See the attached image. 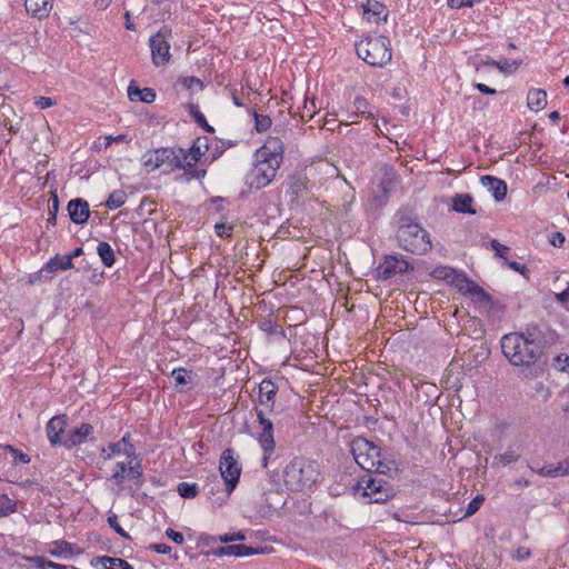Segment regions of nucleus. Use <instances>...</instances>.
Listing matches in <instances>:
<instances>
[{
	"label": "nucleus",
	"mask_w": 569,
	"mask_h": 569,
	"mask_svg": "<svg viewBox=\"0 0 569 569\" xmlns=\"http://www.w3.org/2000/svg\"><path fill=\"white\" fill-rule=\"evenodd\" d=\"M530 556L531 551L526 547H518L512 555V557L519 561L527 560Z\"/></svg>",
	"instance_id": "603ef678"
},
{
	"label": "nucleus",
	"mask_w": 569,
	"mask_h": 569,
	"mask_svg": "<svg viewBox=\"0 0 569 569\" xmlns=\"http://www.w3.org/2000/svg\"><path fill=\"white\" fill-rule=\"evenodd\" d=\"M172 377L177 385H187L190 378L189 372L183 368L174 369Z\"/></svg>",
	"instance_id": "a18cd8bd"
},
{
	"label": "nucleus",
	"mask_w": 569,
	"mask_h": 569,
	"mask_svg": "<svg viewBox=\"0 0 569 569\" xmlns=\"http://www.w3.org/2000/svg\"><path fill=\"white\" fill-rule=\"evenodd\" d=\"M26 10L33 17L43 19L49 16L52 9L51 0H26Z\"/></svg>",
	"instance_id": "aec40b11"
},
{
	"label": "nucleus",
	"mask_w": 569,
	"mask_h": 569,
	"mask_svg": "<svg viewBox=\"0 0 569 569\" xmlns=\"http://www.w3.org/2000/svg\"><path fill=\"white\" fill-rule=\"evenodd\" d=\"M93 426L90 423H82L72 430L64 439L63 446L68 449L80 446L86 442L93 435Z\"/></svg>",
	"instance_id": "4468645a"
},
{
	"label": "nucleus",
	"mask_w": 569,
	"mask_h": 569,
	"mask_svg": "<svg viewBox=\"0 0 569 569\" xmlns=\"http://www.w3.org/2000/svg\"><path fill=\"white\" fill-rule=\"evenodd\" d=\"M452 284H455L461 293L468 296H470L473 289L477 287L476 282L467 279L462 273L456 276V279L453 280Z\"/></svg>",
	"instance_id": "473e14b6"
},
{
	"label": "nucleus",
	"mask_w": 569,
	"mask_h": 569,
	"mask_svg": "<svg viewBox=\"0 0 569 569\" xmlns=\"http://www.w3.org/2000/svg\"><path fill=\"white\" fill-rule=\"evenodd\" d=\"M492 250H495L496 252V256H498L499 258L506 260V253L509 251V248L505 244H501L499 241L497 240H492L491 243H490Z\"/></svg>",
	"instance_id": "09e8293b"
},
{
	"label": "nucleus",
	"mask_w": 569,
	"mask_h": 569,
	"mask_svg": "<svg viewBox=\"0 0 569 569\" xmlns=\"http://www.w3.org/2000/svg\"><path fill=\"white\" fill-rule=\"evenodd\" d=\"M505 262H506V263H507V264H508L512 270H515V271H519V272H521V271L525 269V267H523V266H521V264H520L519 262H517V261H508V260L506 259V260H505Z\"/></svg>",
	"instance_id": "0e129e2a"
},
{
	"label": "nucleus",
	"mask_w": 569,
	"mask_h": 569,
	"mask_svg": "<svg viewBox=\"0 0 569 569\" xmlns=\"http://www.w3.org/2000/svg\"><path fill=\"white\" fill-rule=\"evenodd\" d=\"M68 425V418L66 415H60L51 418L47 423V436L51 445H63L61 435Z\"/></svg>",
	"instance_id": "ddd939ff"
},
{
	"label": "nucleus",
	"mask_w": 569,
	"mask_h": 569,
	"mask_svg": "<svg viewBox=\"0 0 569 569\" xmlns=\"http://www.w3.org/2000/svg\"><path fill=\"white\" fill-rule=\"evenodd\" d=\"M110 452L107 453L106 458L111 459L114 456L123 453L127 458H131L134 455V448L128 442L127 437H123L120 441L110 443L108 446Z\"/></svg>",
	"instance_id": "5701e85b"
},
{
	"label": "nucleus",
	"mask_w": 569,
	"mask_h": 569,
	"mask_svg": "<svg viewBox=\"0 0 569 569\" xmlns=\"http://www.w3.org/2000/svg\"><path fill=\"white\" fill-rule=\"evenodd\" d=\"M280 166V163L269 159H258L252 170V184H254L256 188L268 186L276 177Z\"/></svg>",
	"instance_id": "1a4fd4ad"
},
{
	"label": "nucleus",
	"mask_w": 569,
	"mask_h": 569,
	"mask_svg": "<svg viewBox=\"0 0 569 569\" xmlns=\"http://www.w3.org/2000/svg\"><path fill=\"white\" fill-rule=\"evenodd\" d=\"M109 526L121 537L128 538V533L122 529V527L118 522V517L116 515L109 516L107 519Z\"/></svg>",
	"instance_id": "de8ad7c7"
},
{
	"label": "nucleus",
	"mask_w": 569,
	"mask_h": 569,
	"mask_svg": "<svg viewBox=\"0 0 569 569\" xmlns=\"http://www.w3.org/2000/svg\"><path fill=\"white\" fill-rule=\"evenodd\" d=\"M472 301L478 305V307L485 311H489L492 308V300L490 296L477 284L473 291L470 295Z\"/></svg>",
	"instance_id": "bb28decb"
},
{
	"label": "nucleus",
	"mask_w": 569,
	"mask_h": 569,
	"mask_svg": "<svg viewBox=\"0 0 569 569\" xmlns=\"http://www.w3.org/2000/svg\"><path fill=\"white\" fill-rule=\"evenodd\" d=\"M151 549L157 551L158 553H163V555H167V553H170L171 552V547L166 545V543H156V545H152L151 546Z\"/></svg>",
	"instance_id": "052dcab7"
},
{
	"label": "nucleus",
	"mask_w": 569,
	"mask_h": 569,
	"mask_svg": "<svg viewBox=\"0 0 569 569\" xmlns=\"http://www.w3.org/2000/svg\"><path fill=\"white\" fill-rule=\"evenodd\" d=\"M68 212H69L70 219L74 223L82 224V223L87 222V220L89 218V214H90L89 204L86 200H83L81 198L73 199L68 203Z\"/></svg>",
	"instance_id": "dca6fc26"
},
{
	"label": "nucleus",
	"mask_w": 569,
	"mask_h": 569,
	"mask_svg": "<svg viewBox=\"0 0 569 569\" xmlns=\"http://www.w3.org/2000/svg\"><path fill=\"white\" fill-rule=\"evenodd\" d=\"M362 9L363 17L369 22L379 23L380 21H386L387 19V8L377 0H367V2L362 4Z\"/></svg>",
	"instance_id": "f3484780"
},
{
	"label": "nucleus",
	"mask_w": 569,
	"mask_h": 569,
	"mask_svg": "<svg viewBox=\"0 0 569 569\" xmlns=\"http://www.w3.org/2000/svg\"><path fill=\"white\" fill-rule=\"evenodd\" d=\"M432 274L435 278L447 280L452 283L456 276H459V272L450 267H438L433 270Z\"/></svg>",
	"instance_id": "c9c22d12"
},
{
	"label": "nucleus",
	"mask_w": 569,
	"mask_h": 569,
	"mask_svg": "<svg viewBox=\"0 0 569 569\" xmlns=\"http://www.w3.org/2000/svg\"><path fill=\"white\" fill-rule=\"evenodd\" d=\"M214 229H216V233L220 238H229L232 236L233 226L227 224L224 222H220L214 226Z\"/></svg>",
	"instance_id": "49530a36"
},
{
	"label": "nucleus",
	"mask_w": 569,
	"mask_h": 569,
	"mask_svg": "<svg viewBox=\"0 0 569 569\" xmlns=\"http://www.w3.org/2000/svg\"><path fill=\"white\" fill-rule=\"evenodd\" d=\"M128 471H127V477H129L130 479H139L141 476H142V469H141V466L140 463H134L132 465V457L131 458H128Z\"/></svg>",
	"instance_id": "37998d69"
},
{
	"label": "nucleus",
	"mask_w": 569,
	"mask_h": 569,
	"mask_svg": "<svg viewBox=\"0 0 569 569\" xmlns=\"http://www.w3.org/2000/svg\"><path fill=\"white\" fill-rule=\"evenodd\" d=\"M172 30L168 26H162L158 32L150 37L149 47L151 51V60L156 67H161L170 61V43Z\"/></svg>",
	"instance_id": "0eeeda50"
},
{
	"label": "nucleus",
	"mask_w": 569,
	"mask_h": 569,
	"mask_svg": "<svg viewBox=\"0 0 569 569\" xmlns=\"http://www.w3.org/2000/svg\"><path fill=\"white\" fill-rule=\"evenodd\" d=\"M178 492L182 498H194L198 493L196 483L181 482L178 485Z\"/></svg>",
	"instance_id": "58836bf2"
},
{
	"label": "nucleus",
	"mask_w": 569,
	"mask_h": 569,
	"mask_svg": "<svg viewBox=\"0 0 569 569\" xmlns=\"http://www.w3.org/2000/svg\"><path fill=\"white\" fill-rule=\"evenodd\" d=\"M100 563L104 569H133V567L126 560L121 558L113 557H101L99 559Z\"/></svg>",
	"instance_id": "7c9ffc66"
},
{
	"label": "nucleus",
	"mask_w": 569,
	"mask_h": 569,
	"mask_svg": "<svg viewBox=\"0 0 569 569\" xmlns=\"http://www.w3.org/2000/svg\"><path fill=\"white\" fill-rule=\"evenodd\" d=\"M486 64L490 66V67H496L501 72L512 73L519 68V66L521 64V61L520 60H511V59H507V58H502L499 61L490 59V60L486 61Z\"/></svg>",
	"instance_id": "c85d7f7f"
},
{
	"label": "nucleus",
	"mask_w": 569,
	"mask_h": 569,
	"mask_svg": "<svg viewBox=\"0 0 569 569\" xmlns=\"http://www.w3.org/2000/svg\"><path fill=\"white\" fill-rule=\"evenodd\" d=\"M359 58L373 67H382L390 62V42L382 36H367L356 44Z\"/></svg>",
	"instance_id": "20e7f679"
},
{
	"label": "nucleus",
	"mask_w": 569,
	"mask_h": 569,
	"mask_svg": "<svg viewBox=\"0 0 569 569\" xmlns=\"http://www.w3.org/2000/svg\"><path fill=\"white\" fill-rule=\"evenodd\" d=\"M126 199L127 194L124 191L116 190L109 196L107 200V206L109 209H117L126 202Z\"/></svg>",
	"instance_id": "e433bc0d"
},
{
	"label": "nucleus",
	"mask_w": 569,
	"mask_h": 569,
	"mask_svg": "<svg viewBox=\"0 0 569 569\" xmlns=\"http://www.w3.org/2000/svg\"><path fill=\"white\" fill-rule=\"evenodd\" d=\"M128 463L126 461L118 462L116 470L113 471L112 479L116 481L118 487L117 492L119 493L123 489V479L127 476Z\"/></svg>",
	"instance_id": "72a5a7b5"
},
{
	"label": "nucleus",
	"mask_w": 569,
	"mask_h": 569,
	"mask_svg": "<svg viewBox=\"0 0 569 569\" xmlns=\"http://www.w3.org/2000/svg\"><path fill=\"white\" fill-rule=\"evenodd\" d=\"M277 393V387L271 380H262L259 385V401L260 405L271 407L273 398Z\"/></svg>",
	"instance_id": "4be33fe9"
},
{
	"label": "nucleus",
	"mask_w": 569,
	"mask_h": 569,
	"mask_svg": "<svg viewBox=\"0 0 569 569\" xmlns=\"http://www.w3.org/2000/svg\"><path fill=\"white\" fill-rule=\"evenodd\" d=\"M549 241H550L551 246H553L556 248H559L565 242V236L561 232H555V233L551 234Z\"/></svg>",
	"instance_id": "5fc2aeb1"
},
{
	"label": "nucleus",
	"mask_w": 569,
	"mask_h": 569,
	"mask_svg": "<svg viewBox=\"0 0 569 569\" xmlns=\"http://www.w3.org/2000/svg\"><path fill=\"white\" fill-rule=\"evenodd\" d=\"M219 540L223 543H228V542H233L234 541V538H233V533L229 535V533H226V535H222L219 537Z\"/></svg>",
	"instance_id": "338daca9"
},
{
	"label": "nucleus",
	"mask_w": 569,
	"mask_h": 569,
	"mask_svg": "<svg viewBox=\"0 0 569 569\" xmlns=\"http://www.w3.org/2000/svg\"><path fill=\"white\" fill-rule=\"evenodd\" d=\"M527 104L531 111L538 112L547 106V92L542 89H531L527 96Z\"/></svg>",
	"instance_id": "412c9836"
},
{
	"label": "nucleus",
	"mask_w": 569,
	"mask_h": 569,
	"mask_svg": "<svg viewBox=\"0 0 569 569\" xmlns=\"http://www.w3.org/2000/svg\"><path fill=\"white\" fill-rule=\"evenodd\" d=\"M476 88H477L480 92L486 93V94H495V93H496V90H495V89H492V88H490V87H488V86H486V84H483V83H477V84H476Z\"/></svg>",
	"instance_id": "680f3d73"
},
{
	"label": "nucleus",
	"mask_w": 569,
	"mask_h": 569,
	"mask_svg": "<svg viewBox=\"0 0 569 569\" xmlns=\"http://www.w3.org/2000/svg\"><path fill=\"white\" fill-rule=\"evenodd\" d=\"M519 458L520 453L516 449L509 448L505 453L493 457V465L508 466L518 461Z\"/></svg>",
	"instance_id": "2f4dec72"
},
{
	"label": "nucleus",
	"mask_w": 569,
	"mask_h": 569,
	"mask_svg": "<svg viewBox=\"0 0 569 569\" xmlns=\"http://www.w3.org/2000/svg\"><path fill=\"white\" fill-rule=\"evenodd\" d=\"M128 97L131 101H142L151 103L156 99V93L150 88L139 89L137 87L129 86Z\"/></svg>",
	"instance_id": "a878e982"
},
{
	"label": "nucleus",
	"mask_w": 569,
	"mask_h": 569,
	"mask_svg": "<svg viewBox=\"0 0 569 569\" xmlns=\"http://www.w3.org/2000/svg\"><path fill=\"white\" fill-rule=\"evenodd\" d=\"M208 150V146L206 141H202L200 138L197 139L193 144L188 150L189 153L192 156L194 154L198 161L201 159L202 156H204V152Z\"/></svg>",
	"instance_id": "ea45409f"
},
{
	"label": "nucleus",
	"mask_w": 569,
	"mask_h": 569,
	"mask_svg": "<svg viewBox=\"0 0 569 569\" xmlns=\"http://www.w3.org/2000/svg\"><path fill=\"white\" fill-rule=\"evenodd\" d=\"M353 106H355V110H356L357 114H361V116H365L368 119L376 120L375 114L367 110L368 102H367V100L365 98L357 97L355 102H353Z\"/></svg>",
	"instance_id": "4c0bfd02"
},
{
	"label": "nucleus",
	"mask_w": 569,
	"mask_h": 569,
	"mask_svg": "<svg viewBox=\"0 0 569 569\" xmlns=\"http://www.w3.org/2000/svg\"><path fill=\"white\" fill-rule=\"evenodd\" d=\"M475 0H448L451 8L472 7Z\"/></svg>",
	"instance_id": "4d7b16f0"
},
{
	"label": "nucleus",
	"mask_w": 569,
	"mask_h": 569,
	"mask_svg": "<svg viewBox=\"0 0 569 569\" xmlns=\"http://www.w3.org/2000/svg\"><path fill=\"white\" fill-rule=\"evenodd\" d=\"M166 535L178 545H181L184 541L183 535L171 528L167 529Z\"/></svg>",
	"instance_id": "864d4df0"
},
{
	"label": "nucleus",
	"mask_w": 569,
	"mask_h": 569,
	"mask_svg": "<svg viewBox=\"0 0 569 569\" xmlns=\"http://www.w3.org/2000/svg\"><path fill=\"white\" fill-rule=\"evenodd\" d=\"M472 197L470 194H456L452 198V209L461 213L476 214V210L472 208Z\"/></svg>",
	"instance_id": "393cba45"
},
{
	"label": "nucleus",
	"mask_w": 569,
	"mask_h": 569,
	"mask_svg": "<svg viewBox=\"0 0 569 569\" xmlns=\"http://www.w3.org/2000/svg\"><path fill=\"white\" fill-rule=\"evenodd\" d=\"M483 500H485L483 496H480V495H478L475 499H472V500L469 502L468 508H467V511H466V513H465V516H463V517H465V518H466V517H470V516H472L473 513H476V512L480 509V507H481V505H482Z\"/></svg>",
	"instance_id": "c03bdc74"
},
{
	"label": "nucleus",
	"mask_w": 569,
	"mask_h": 569,
	"mask_svg": "<svg viewBox=\"0 0 569 569\" xmlns=\"http://www.w3.org/2000/svg\"><path fill=\"white\" fill-rule=\"evenodd\" d=\"M257 418L259 425L261 426V432L258 433V441L264 452L263 460L267 461L276 448L273 438V425L268 418H266L262 410H257Z\"/></svg>",
	"instance_id": "9d476101"
},
{
	"label": "nucleus",
	"mask_w": 569,
	"mask_h": 569,
	"mask_svg": "<svg viewBox=\"0 0 569 569\" xmlns=\"http://www.w3.org/2000/svg\"><path fill=\"white\" fill-rule=\"evenodd\" d=\"M351 451L356 462L368 472L386 473L388 468L381 460L380 449L366 438H357L352 441Z\"/></svg>",
	"instance_id": "39448f33"
},
{
	"label": "nucleus",
	"mask_w": 569,
	"mask_h": 569,
	"mask_svg": "<svg viewBox=\"0 0 569 569\" xmlns=\"http://www.w3.org/2000/svg\"><path fill=\"white\" fill-rule=\"evenodd\" d=\"M54 104V101L49 97H40L36 101V106L40 109H47Z\"/></svg>",
	"instance_id": "6e6d98bb"
},
{
	"label": "nucleus",
	"mask_w": 569,
	"mask_h": 569,
	"mask_svg": "<svg viewBox=\"0 0 569 569\" xmlns=\"http://www.w3.org/2000/svg\"><path fill=\"white\" fill-rule=\"evenodd\" d=\"M256 129L259 132L266 131L271 127V119L268 116L254 114Z\"/></svg>",
	"instance_id": "79ce46f5"
},
{
	"label": "nucleus",
	"mask_w": 569,
	"mask_h": 569,
	"mask_svg": "<svg viewBox=\"0 0 569 569\" xmlns=\"http://www.w3.org/2000/svg\"><path fill=\"white\" fill-rule=\"evenodd\" d=\"M73 267V263L71 262V257L64 256H56L49 260V262L46 264V270L48 272H53L57 270H68Z\"/></svg>",
	"instance_id": "cd10ccee"
},
{
	"label": "nucleus",
	"mask_w": 569,
	"mask_h": 569,
	"mask_svg": "<svg viewBox=\"0 0 569 569\" xmlns=\"http://www.w3.org/2000/svg\"><path fill=\"white\" fill-rule=\"evenodd\" d=\"M126 139V136L124 134H119L117 137H113V136H107L103 138V142H99L96 144L97 148H108L112 142H120L122 140Z\"/></svg>",
	"instance_id": "3c124183"
},
{
	"label": "nucleus",
	"mask_w": 569,
	"mask_h": 569,
	"mask_svg": "<svg viewBox=\"0 0 569 569\" xmlns=\"http://www.w3.org/2000/svg\"><path fill=\"white\" fill-rule=\"evenodd\" d=\"M32 561L36 563V566L39 568V569H49V568H54V569H71L66 567V566H62V565H59V563H54L50 560H46L44 558H41V557H36L32 559Z\"/></svg>",
	"instance_id": "a19ab883"
},
{
	"label": "nucleus",
	"mask_w": 569,
	"mask_h": 569,
	"mask_svg": "<svg viewBox=\"0 0 569 569\" xmlns=\"http://www.w3.org/2000/svg\"><path fill=\"white\" fill-rule=\"evenodd\" d=\"M319 466L316 461L303 457H295L283 469L284 486L291 491H303L311 488L318 480Z\"/></svg>",
	"instance_id": "7ed1b4c3"
},
{
	"label": "nucleus",
	"mask_w": 569,
	"mask_h": 569,
	"mask_svg": "<svg viewBox=\"0 0 569 569\" xmlns=\"http://www.w3.org/2000/svg\"><path fill=\"white\" fill-rule=\"evenodd\" d=\"M219 470L221 478L226 483V491L230 495L239 482L241 475V466L234 458V451L232 449H226L222 452L219 462Z\"/></svg>",
	"instance_id": "6e6552de"
},
{
	"label": "nucleus",
	"mask_w": 569,
	"mask_h": 569,
	"mask_svg": "<svg viewBox=\"0 0 569 569\" xmlns=\"http://www.w3.org/2000/svg\"><path fill=\"white\" fill-rule=\"evenodd\" d=\"M183 158H186V161L182 162V169L184 170L188 180L199 179L206 174V170H198L193 168L198 162V159L194 154L192 156L183 149Z\"/></svg>",
	"instance_id": "b1692460"
},
{
	"label": "nucleus",
	"mask_w": 569,
	"mask_h": 569,
	"mask_svg": "<svg viewBox=\"0 0 569 569\" xmlns=\"http://www.w3.org/2000/svg\"><path fill=\"white\" fill-rule=\"evenodd\" d=\"M337 123V120L335 118H326L325 121H323V124L322 127L328 129V130H333L335 129V126Z\"/></svg>",
	"instance_id": "e2e57ef3"
},
{
	"label": "nucleus",
	"mask_w": 569,
	"mask_h": 569,
	"mask_svg": "<svg viewBox=\"0 0 569 569\" xmlns=\"http://www.w3.org/2000/svg\"><path fill=\"white\" fill-rule=\"evenodd\" d=\"M183 161H186V158H183V149L171 148V154L168 157L167 162V166L170 168V170L174 168L182 169Z\"/></svg>",
	"instance_id": "f704fd0d"
},
{
	"label": "nucleus",
	"mask_w": 569,
	"mask_h": 569,
	"mask_svg": "<svg viewBox=\"0 0 569 569\" xmlns=\"http://www.w3.org/2000/svg\"><path fill=\"white\" fill-rule=\"evenodd\" d=\"M97 252L106 267H111L114 263V252L108 242H100Z\"/></svg>",
	"instance_id": "c756f323"
},
{
	"label": "nucleus",
	"mask_w": 569,
	"mask_h": 569,
	"mask_svg": "<svg viewBox=\"0 0 569 569\" xmlns=\"http://www.w3.org/2000/svg\"><path fill=\"white\" fill-rule=\"evenodd\" d=\"M257 159H269L281 164L283 159V142L278 137H269L259 149Z\"/></svg>",
	"instance_id": "f8f14e48"
},
{
	"label": "nucleus",
	"mask_w": 569,
	"mask_h": 569,
	"mask_svg": "<svg viewBox=\"0 0 569 569\" xmlns=\"http://www.w3.org/2000/svg\"><path fill=\"white\" fill-rule=\"evenodd\" d=\"M356 492L368 499V502L379 503L392 496L391 487L381 478L371 472L362 476L357 485Z\"/></svg>",
	"instance_id": "423d86ee"
},
{
	"label": "nucleus",
	"mask_w": 569,
	"mask_h": 569,
	"mask_svg": "<svg viewBox=\"0 0 569 569\" xmlns=\"http://www.w3.org/2000/svg\"><path fill=\"white\" fill-rule=\"evenodd\" d=\"M111 0H97L96 4L100 9H106L110 4Z\"/></svg>",
	"instance_id": "774afa93"
},
{
	"label": "nucleus",
	"mask_w": 569,
	"mask_h": 569,
	"mask_svg": "<svg viewBox=\"0 0 569 569\" xmlns=\"http://www.w3.org/2000/svg\"><path fill=\"white\" fill-rule=\"evenodd\" d=\"M555 367L560 370L565 371L569 367V356L561 353L555 358Z\"/></svg>",
	"instance_id": "8fccbe9b"
},
{
	"label": "nucleus",
	"mask_w": 569,
	"mask_h": 569,
	"mask_svg": "<svg viewBox=\"0 0 569 569\" xmlns=\"http://www.w3.org/2000/svg\"><path fill=\"white\" fill-rule=\"evenodd\" d=\"M557 299L562 303L567 302L569 300V287L562 292L558 293Z\"/></svg>",
	"instance_id": "69168bd1"
},
{
	"label": "nucleus",
	"mask_w": 569,
	"mask_h": 569,
	"mask_svg": "<svg viewBox=\"0 0 569 569\" xmlns=\"http://www.w3.org/2000/svg\"><path fill=\"white\" fill-rule=\"evenodd\" d=\"M538 475L543 477H557V472L555 471V466H546L539 469Z\"/></svg>",
	"instance_id": "bf43d9fd"
},
{
	"label": "nucleus",
	"mask_w": 569,
	"mask_h": 569,
	"mask_svg": "<svg viewBox=\"0 0 569 569\" xmlns=\"http://www.w3.org/2000/svg\"><path fill=\"white\" fill-rule=\"evenodd\" d=\"M500 345L503 356L512 366L527 369L526 378L532 379L542 372L537 362L543 353L545 343L541 332L536 328L507 333L501 338Z\"/></svg>",
	"instance_id": "f257e3e1"
},
{
	"label": "nucleus",
	"mask_w": 569,
	"mask_h": 569,
	"mask_svg": "<svg viewBox=\"0 0 569 569\" xmlns=\"http://www.w3.org/2000/svg\"><path fill=\"white\" fill-rule=\"evenodd\" d=\"M171 154V148H161L150 151L143 156V164L148 171H153L167 166L168 157Z\"/></svg>",
	"instance_id": "2eb2a0df"
},
{
	"label": "nucleus",
	"mask_w": 569,
	"mask_h": 569,
	"mask_svg": "<svg viewBox=\"0 0 569 569\" xmlns=\"http://www.w3.org/2000/svg\"><path fill=\"white\" fill-rule=\"evenodd\" d=\"M409 263L397 256L386 257L377 268V277L381 280H388L397 274L405 273Z\"/></svg>",
	"instance_id": "9b49d317"
},
{
	"label": "nucleus",
	"mask_w": 569,
	"mask_h": 569,
	"mask_svg": "<svg viewBox=\"0 0 569 569\" xmlns=\"http://www.w3.org/2000/svg\"><path fill=\"white\" fill-rule=\"evenodd\" d=\"M397 223V240L402 249L415 254H423L431 249L429 233L417 222L412 214L399 211Z\"/></svg>",
	"instance_id": "f03ea898"
},
{
	"label": "nucleus",
	"mask_w": 569,
	"mask_h": 569,
	"mask_svg": "<svg viewBox=\"0 0 569 569\" xmlns=\"http://www.w3.org/2000/svg\"><path fill=\"white\" fill-rule=\"evenodd\" d=\"M481 183L493 194L497 201L506 198L507 184L505 181L492 176H483L481 177Z\"/></svg>",
	"instance_id": "a211bd4d"
},
{
	"label": "nucleus",
	"mask_w": 569,
	"mask_h": 569,
	"mask_svg": "<svg viewBox=\"0 0 569 569\" xmlns=\"http://www.w3.org/2000/svg\"><path fill=\"white\" fill-rule=\"evenodd\" d=\"M259 549H254L252 547H248L246 545H229L224 547L218 548L214 553L219 557L222 556H237V557H247L251 555L259 553Z\"/></svg>",
	"instance_id": "6ab92c4d"
},
{
	"label": "nucleus",
	"mask_w": 569,
	"mask_h": 569,
	"mask_svg": "<svg viewBox=\"0 0 569 569\" xmlns=\"http://www.w3.org/2000/svg\"><path fill=\"white\" fill-rule=\"evenodd\" d=\"M555 471L557 472V477L565 476L569 473V463L567 461H561L557 466H555Z\"/></svg>",
	"instance_id": "13d9d810"
}]
</instances>
